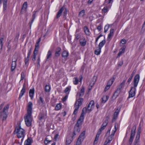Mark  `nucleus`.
I'll list each match as a JSON object with an SVG mask.
<instances>
[{"mask_svg":"<svg viewBox=\"0 0 145 145\" xmlns=\"http://www.w3.org/2000/svg\"><path fill=\"white\" fill-rule=\"evenodd\" d=\"M29 59L26 58L25 59V65H27L28 64V62L29 61Z\"/></svg>","mask_w":145,"mask_h":145,"instance_id":"60","label":"nucleus"},{"mask_svg":"<svg viewBox=\"0 0 145 145\" xmlns=\"http://www.w3.org/2000/svg\"><path fill=\"white\" fill-rule=\"evenodd\" d=\"M120 46L121 48L120 49L119 52L118 53L119 56H120L122 54L124 53L125 49L126 48V46L125 45L122 46V45H120Z\"/></svg>","mask_w":145,"mask_h":145,"instance_id":"11","label":"nucleus"},{"mask_svg":"<svg viewBox=\"0 0 145 145\" xmlns=\"http://www.w3.org/2000/svg\"><path fill=\"white\" fill-rule=\"evenodd\" d=\"M126 80V79L124 80L120 84L119 88V90L120 91H121L122 90V88H123Z\"/></svg>","mask_w":145,"mask_h":145,"instance_id":"28","label":"nucleus"},{"mask_svg":"<svg viewBox=\"0 0 145 145\" xmlns=\"http://www.w3.org/2000/svg\"><path fill=\"white\" fill-rule=\"evenodd\" d=\"M39 104L40 105H42L43 104V100L42 98L41 97H40L39 100Z\"/></svg>","mask_w":145,"mask_h":145,"instance_id":"52","label":"nucleus"},{"mask_svg":"<svg viewBox=\"0 0 145 145\" xmlns=\"http://www.w3.org/2000/svg\"><path fill=\"white\" fill-rule=\"evenodd\" d=\"M61 48H57L55 52V56H59L60 54Z\"/></svg>","mask_w":145,"mask_h":145,"instance_id":"30","label":"nucleus"},{"mask_svg":"<svg viewBox=\"0 0 145 145\" xmlns=\"http://www.w3.org/2000/svg\"><path fill=\"white\" fill-rule=\"evenodd\" d=\"M63 7H62L59 10L57 14V18H58L60 17L62 14V12H63Z\"/></svg>","mask_w":145,"mask_h":145,"instance_id":"25","label":"nucleus"},{"mask_svg":"<svg viewBox=\"0 0 145 145\" xmlns=\"http://www.w3.org/2000/svg\"><path fill=\"white\" fill-rule=\"evenodd\" d=\"M140 79V76L139 74H137L135 76L133 80L134 87H131L129 92V97L128 99L134 97L135 94L136 87L138 85Z\"/></svg>","mask_w":145,"mask_h":145,"instance_id":"2","label":"nucleus"},{"mask_svg":"<svg viewBox=\"0 0 145 145\" xmlns=\"http://www.w3.org/2000/svg\"><path fill=\"white\" fill-rule=\"evenodd\" d=\"M32 103L31 102L28 103L27 106V113L24 117V120L26 125L30 126L31 124L32 121Z\"/></svg>","mask_w":145,"mask_h":145,"instance_id":"1","label":"nucleus"},{"mask_svg":"<svg viewBox=\"0 0 145 145\" xmlns=\"http://www.w3.org/2000/svg\"><path fill=\"white\" fill-rule=\"evenodd\" d=\"M84 30L85 33L86 35H90V33L89 30L87 27H84Z\"/></svg>","mask_w":145,"mask_h":145,"instance_id":"32","label":"nucleus"},{"mask_svg":"<svg viewBox=\"0 0 145 145\" xmlns=\"http://www.w3.org/2000/svg\"><path fill=\"white\" fill-rule=\"evenodd\" d=\"M108 11V9L107 7H104L102 9V11L104 12H106Z\"/></svg>","mask_w":145,"mask_h":145,"instance_id":"54","label":"nucleus"},{"mask_svg":"<svg viewBox=\"0 0 145 145\" xmlns=\"http://www.w3.org/2000/svg\"><path fill=\"white\" fill-rule=\"evenodd\" d=\"M16 60H15L12 61L11 70L12 71H13L15 69L16 65Z\"/></svg>","mask_w":145,"mask_h":145,"instance_id":"26","label":"nucleus"},{"mask_svg":"<svg viewBox=\"0 0 145 145\" xmlns=\"http://www.w3.org/2000/svg\"><path fill=\"white\" fill-rule=\"evenodd\" d=\"M25 84H24L23 85V87L20 93V95L19 98H20L22 96L24 95V93L25 92Z\"/></svg>","mask_w":145,"mask_h":145,"instance_id":"16","label":"nucleus"},{"mask_svg":"<svg viewBox=\"0 0 145 145\" xmlns=\"http://www.w3.org/2000/svg\"><path fill=\"white\" fill-rule=\"evenodd\" d=\"M82 142L78 141H77L76 144L75 145H80Z\"/></svg>","mask_w":145,"mask_h":145,"instance_id":"63","label":"nucleus"},{"mask_svg":"<svg viewBox=\"0 0 145 145\" xmlns=\"http://www.w3.org/2000/svg\"><path fill=\"white\" fill-rule=\"evenodd\" d=\"M3 40V38H1L0 39V49H2V47L3 45L2 42Z\"/></svg>","mask_w":145,"mask_h":145,"instance_id":"51","label":"nucleus"},{"mask_svg":"<svg viewBox=\"0 0 145 145\" xmlns=\"http://www.w3.org/2000/svg\"><path fill=\"white\" fill-rule=\"evenodd\" d=\"M84 88L83 87H82L80 90L78 92L77 94L76 97L77 99L79 98H81L84 95Z\"/></svg>","mask_w":145,"mask_h":145,"instance_id":"9","label":"nucleus"},{"mask_svg":"<svg viewBox=\"0 0 145 145\" xmlns=\"http://www.w3.org/2000/svg\"><path fill=\"white\" fill-rule=\"evenodd\" d=\"M9 108V105H7L4 107L2 110L0 111V116L2 121H4L6 119Z\"/></svg>","mask_w":145,"mask_h":145,"instance_id":"4","label":"nucleus"},{"mask_svg":"<svg viewBox=\"0 0 145 145\" xmlns=\"http://www.w3.org/2000/svg\"><path fill=\"white\" fill-rule=\"evenodd\" d=\"M109 28V25L108 24L106 25L104 27V32H106L108 30Z\"/></svg>","mask_w":145,"mask_h":145,"instance_id":"46","label":"nucleus"},{"mask_svg":"<svg viewBox=\"0 0 145 145\" xmlns=\"http://www.w3.org/2000/svg\"><path fill=\"white\" fill-rule=\"evenodd\" d=\"M79 81L78 79L76 78H74L73 79V82L74 84L76 85L78 84Z\"/></svg>","mask_w":145,"mask_h":145,"instance_id":"41","label":"nucleus"},{"mask_svg":"<svg viewBox=\"0 0 145 145\" xmlns=\"http://www.w3.org/2000/svg\"><path fill=\"white\" fill-rule=\"evenodd\" d=\"M70 90V88L68 87H67L65 90V92L66 93H69V92Z\"/></svg>","mask_w":145,"mask_h":145,"instance_id":"55","label":"nucleus"},{"mask_svg":"<svg viewBox=\"0 0 145 145\" xmlns=\"http://www.w3.org/2000/svg\"><path fill=\"white\" fill-rule=\"evenodd\" d=\"M141 132V130H138L136 136H140V134Z\"/></svg>","mask_w":145,"mask_h":145,"instance_id":"62","label":"nucleus"},{"mask_svg":"<svg viewBox=\"0 0 145 145\" xmlns=\"http://www.w3.org/2000/svg\"><path fill=\"white\" fill-rule=\"evenodd\" d=\"M114 80L115 78H112L108 80L104 89V91L105 92L107 91L109 89L110 87L114 82Z\"/></svg>","mask_w":145,"mask_h":145,"instance_id":"8","label":"nucleus"},{"mask_svg":"<svg viewBox=\"0 0 145 145\" xmlns=\"http://www.w3.org/2000/svg\"><path fill=\"white\" fill-rule=\"evenodd\" d=\"M85 131H83L82 132L80 135L77 141H78L82 142L85 138Z\"/></svg>","mask_w":145,"mask_h":145,"instance_id":"12","label":"nucleus"},{"mask_svg":"<svg viewBox=\"0 0 145 145\" xmlns=\"http://www.w3.org/2000/svg\"><path fill=\"white\" fill-rule=\"evenodd\" d=\"M32 139L31 138H29L26 140L24 143L25 145H31Z\"/></svg>","mask_w":145,"mask_h":145,"instance_id":"22","label":"nucleus"},{"mask_svg":"<svg viewBox=\"0 0 145 145\" xmlns=\"http://www.w3.org/2000/svg\"><path fill=\"white\" fill-rule=\"evenodd\" d=\"M63 15L64 17L67 14V13L68 11L67 10L66 8H65L63 7Z\"/></svg>","mask_w":145,"mask_h":145,"instance_id":"45","label":"nucleus"},{"mask_svg":"<svg viewBox=\"0 0 145 145\" xmlns=\"http://www.w3.org/2000/svg\"><path fill=\"white\" fill-rule=\"evenodd\" d=\"M108 97L107 96H104L102 98V102L103 103H105L106 101L108 99Z\"/></svg>","mask_w":145,"mask_h":145,"instance_id":"35","label":"nucleus"},{"mask_svg":"<svg viewBox=\"0 0 145 145\" xmlns=\"http://www.w3.org/2000/svg\"><path fill=\"white\" fill-rule=\"evenodd\" d=\"M105 128V127L101 125V128L99 129L98 132L97 134L96 137L95 138V140L94 142V144H96L97 143L98 141L99 138L100 134L101 133V131L104 129Z\"/></svg>","mask_w":145,"mask_h":145,"instance_id":"7","label":"nucleus"},{"mask_svg":"<svg viewBox=\"0 0 145 145\" xmlns=\"http://www.w3.org/2000/svg\"><path fill=\"white\" fill-rule=\"evenodd\" d=\"M85 14V11L84 10L81 11L79 13V15L80 16L82 17Z\"/></svg>","mask_w":145,"mask_h":145,"instance_id":"47","label":"nucleus"},{"mask_svg":"<svg viewBox=\"0 0 145 145\" xmlns=\"http://www.w3.org/2000/svg\"><path fill=\"white\" fill-rule=\"evenodd\" d=\"M34 89L33 88L30 90L29 91V95L31 99H32L34 94Z\"/></svg>","mask_w":145,"mask_h":145,"instance_id":"21","label":"nucleus"},{"mask_svg":"<svg viewBox=\"0 0 145 145\" xmlns=\"http://www.w3.org/2000/svg\"><path fill=\"white\" fill-rule=\"evenodd\" d=\"M133 77H132L131 76H130L128 80L127 81V82L128 83H130V82H131V80H132V78Z\"/></svg>","mask_w":145,"mask_h":145,"instance_id":"61","label":"nucleus"},{"mask_svg":"<svg viewBox=\"0 0 145 145\" xmlns=\"http://www.w3.org/2000/svg\"><path fill=\"white\" fill-rule=\"evenodd\" d=\"M74 107H75V109H74V112H73V114H74V115L76 114V113H77V110H78V109L79 108H78V106H74Z\"/></svg>","mask_w":145,"mask_h":145,"instance_id":"49","label":"nucleus"},{"mask_svg":"<svg viewBox=\"0 0 145 145\" xmlns=\"http://www.w3.org/2000/svg\"><path fill=\"white\" fill-rule=\"evenodd\" d=\"M118 115V111H117V110L116 111V112H114L113 118L112 120V121L113 122L115 121L117 119V116Z\"/></svg>","mask_w":145,"mask_h":145,"instance_id":"29","label":"nucleus"},{"mask_svg":"<svg viewBox=\"0 0 145 145\" xmlns=\"http://www.w3.org/2000/svg\"><path fill=\"white\" fill-rule=\"evenodd\" d=\"M137 71V70L136 69H135L134 70H133V72L131 74V76L132 77H133L135 73Z\"/></svg>","mask_w":145,"mask_h":145,"instance_id":"57","label":"nucleus"},{"mask_svg":"<svg viewBox=\"0 0 145 145\" xmlns=\"http://www.w3.org/2000/svg\"><path fill=\"white\" fill-rule=\"evenodd\" d=\"M101 50V48L98 47L97 49L95 51V54L99 55L100 54Z\"/></svg>","mask_w":145,"mask_h":145,"instance_id":"37","label":"nucleus"},{"mask_svg":"<svg viewBox=\"0 0 145 145\" xmlns=\"http://www.w3.org/2000/svg\"><path fill=\"white\" fill-rule=\"evenodd\" d=\"M52 55L51 52L49 50L47 54V59H48L49 58L51 57Z\"/></svg>","mask_w":145,"mask_h":145,"instance_id":"44","label":"nucleus"},{"mask_svg":"<svg viewBox=\"0 0 145 145\" xmlns=\"http://www.w3.org/2000/svg\"><path fill=\"white\" fill-rule=\"evenodd\" d=\"M50 89V87L49 85H46L45 87V90L47 92H49Z\"/></svg>","mask_w":145,"mask_h":145,"instance_id":"42","label":"nucleus"},{"mask_svg":"<svg viewBox=\"0 0 145 145\" xmlns=\"http://www.w3.org/2000/svg\"><path fill=\"white\" fill-rule=\"evenodd\" d=\"M136 127L137 126L136 125L134 124L133 125V127L132 128L131 135H135L136 133Z\"/></svg>","mask_w":145,"mask_h":145,"instance_id":"17","label":"nucleus"},{"mask_svg":"<svg viewBox=\"0 0 145 145\" xmlns=\"http://www.w3.org/2000/svg\"><path fill=\"white\" fill-rule=\"evenodd\" d=\"M31 53V50H30L29 51V52L28 53L27 56L26 58L29 59Z\"/></svg>","mask_w":145,"mask_h":145,"instance_id":"58","label":"nucleus"},{"mask_svg":"<svg viewBox=\"0 0 145 145\" xmlns=\"http://www.w3.org/2000/svg\"><path fill=\"white\" fill-rule=\"evenodd\" d=\"M41 40L40 38H39V41L36 42L35 45V47L34 50V51L38 52V50L39 48V43Z\"/></svg>","mask_w":145,"mask_h":145,"instance_id":"24","label":"nucleus"},{"mask_svg":"<svg viewBox=\"0 0 145 145\" xmlns=\"http://www.w3.org/2000/svg\"><path fill=\"white\" fill-rule=\"evenodd\" d=\"M80 125L77 124L74 127V135H76V134L75 133L76 132H79L80 130V129L79 127V126Z\"/></svg>","mask_w":145,"mask_h":145,"instance_id":"20","label":"nucleus"},{"mask_svg":"<svg viewBox=\"0 0 145 145\" xmlns=\"http://www.w3.org/2000/svg\"><path fill=\"white\" fill-rule=\"evenodd\" d=\"M27 7V2H24L22 6L21 12H25L26 10Z\"/></svg>","mask_w":145,"mask_h":145,"instance_id":"15","label":"nucleus"},{"mask_svg":"<svg viewBox=\"0 0 145 145\" xmlns=\"http://www.w3.org/2000/svg\"><path fill=\"white\" fill-rule=\"evenodd\" d=\"M140 136H136L135 140L134 141L133 144L134 145H136V144L139 142Z\"/></svg>","mask_w":145,"mask_h":145,"instance_id":"31","label":"nucleus"},{"mask_svg":"<svg viewBox=\"0 0 145 145\" xmlns=\"http://www.w3.org/2000/svg\"><path fill=\"white\" fill-rule=\"evenodd\" d=\"M94 107V102L93 101H91L89 103L87 108H84L82 110L83 113H89L91 112Z\"/></svg>","mask_w":145,"mask_h":145,"instance_id":"6","label":"nucleus"},{"mask_svg":"<svg viewBox=\"0 0 145 145\" xmlns=\"http://www.w3.org/2000/svg\"><path fill=\"white\" fill-rule=\"evenodd\" d=\"M61 105L60 103L57 104L55 107V109L58 110H59L61 108Z\"/></svg>","mask_w":145,"mask_h":145,"instance_id":"40","label":"nucleus"},{"mask_svg":"<svg viewBox=\"0 0 145 145\" xmlns=\"http://www.w3.org/2000/svg\"><path fill=\"white\" fill-rule=\"evenodd\" d=\"M114 127V129L112 131L111 133H110V130H108L107 131L106 135L107 138L104 145H106L108 143H110L112 140L113 137L118 128V125L117 123L115 124Z\"/></svg>","mask_w":145,"mask_h":145,"instance_id":"3","label":"nucleus"},{"mask_svg":"<svg viewBox=\"0 0 145 145\" xmlns=\"http://www.w3.org/2000/svg\"><path fill=\"white\" fill-rule=\"evenodd\" d=\"M14 132L17 134V137L19 138L23 137L24 136L25 131L20 126L16 127Z\"/></svg>","mask_w":145,"mask_h":145,"instance_id":"5","label":"nucleus"},{"mask_svg":"<svg viewBox=\"0 0 145 145\" xmlns=\"http://www.w3.org/2000/svg\"><path fill=\"white\" fill-rule=\"evenodd\" d=\"M126 42L127 41L125 39H123L121 40L120 45H122V46L125 45Z\"/></svg>","mask_w":145,"mask_h":145,"instance_id":"39","label":"nucleus"},{"mask_svg":"<svg viewBox=\"0 0 145 145\" xmlns=\"http://www.w3.org/2000/svg\"><path fill=\"white\" fill-rule=\"evenodd\" d=\"M112 35H110V34H109L108 35V37H107L108 39V40H110L111 39V37H112Z\"/></svg>","mask_w":145,"mask_h":145,"instance_id":"64","label":"nucleus"},{"mask_svg":"<svg viewBox=\"0 0 145 145\" xmlns=\"http://www.w3.org/2000/svg\"><path fill=\"white\" fill-rule=\"evenodd\" d=\"M39 120L40 121L43 120V121L44 120V116H41L40 115L39 116Z\"/></svg>","mask_w":145,"mask_h":145,"instance_id":"53","label":"nucleus"},{"mask_svg":"<svg viewBox=\"0 0 145 145\" xmlns=\"http://www.w3.org/2000/svg\"><path fill=\"white\" fill-rule=\"evenodd\" d=\"M96 80V78L95 76H94L91 80L90 81L89 83V85L91 87H92L95 84Z\"/></svg>","mask_w":145,"mask_h":145,"instance_id":"18","label":"nucleus"},{"mask_svg":"<svg viewBox=\"0 0 145 145\" xmlns=\"http://www.w3.org/2000/svg\"><path fill=\"white\" fill-rule=\"evenodd\" d=\"M83 101V99L82 98H76V100L75 102L74 106H80L82 104V102Z\"/></svg>","mask_w":145,"mask_h":145,"instance_id":"10","label":"nucleus"},{"mask_svg":"<svg viewBox=\"0 0 145 145\" xmlns=\"http://www.w3.org/2000/svg\"><path fill=\"white\" fill-rule=\"evenodd\" d=\"M114 29H111L110 30V32L109 34L113 35Z\"/></svg>","mask_w":145,"mask_h":145,"instance_id":"59","label":"nucleus"},{"mask_svg":"<svg viewBox=\"0 0 145 145\" xmlns=\"http://www.w3.org/2000/svg\"><path fill=\"white\" fill-rule=\"evenodd\" d=\"M52 137L50 136H47L44 142L45 144H47L49 142L52 141Z\"/></svg>","mask_w":145,"mask_h":145,"instance_id":"27","label":"nucleus"},{"mask_svg":"<svg viewBox=\"0 0 145 145\" xmlns=\"http://www.w3.org/2000/svg\"><path fill=\"white\" fill-rule=\"evenodd\" d=\"M85 114L86 113H83V112H82V113L81 114L78 120L77 124L79 125H80L81 124V123L83 121L84 117V114Z\"/></svg>","mask_w":145,"mask_h":145,"instance_id":"13","label":"nucleus"},{"mask_svg":"<svg viewBox=\"0 0 145 145\" xmlns=\"http://www.w3.org/2000/svg\"><path fill=\"white\" fill-rule=\"evenodd\" d=\"M54 139L56 141L58 140L59 139V135L58 134H56L54 137Z\"/></svg>","mask_w":145,"mask_h":145,"instance_id":"50","label":"nucleus"},{"mask_svg":"<svg viewBox=\"0 0 145 145\" xmlns=\"http://www.w3.org/2000/svg\"><path fill=\"white\" fill-rule=\"evenodd\" d=\"M68 53L66 51H64L62 53V56L64 58H66L68 56Z\"/></svg>","mask_w":145,"mask_h":145,"instance_id":"34","label":"nucleus"},{"mask_svg":"<svg viewBox=\"0 0 145 145\" xmlns=\"http://www.w3.org/2000/svg\"><path fill=\"white\" fill-rule=\"evenodd\" d=\"M36 14V12H33V14L32 15V19L31 22V24H30V27H31L32 24L33 23V21L35 17Z\"/></svg>","mask_w":145,"mask_h":145,"instance_id":"36","label":"nucleus"},{"mask_svg":"<svg viewBox=\"0 0 145 145\" xmlns=\"http://www.w3.org/2000/svg\"><path fill=\"white\" fill-rule=\"evenodd\" d=\"M107 121H106L105 122H103L102 125V126L105 127L107 124Z\"/></svg>","mask_w":145,"mask_h":145,"instance_id":"56","label":"nucleus"},{"mask_svg":"<svg viewBox=\"0 0 145 145\" xmlns=\"http://www.w3.org/2000/svg\"><path fill=\"white\" fill-rule=\"evenodd\" d=\"M7 0H0V4L2 2H3V10L4 11L6 9L7 7Z\"/></svg>","mask_w":145,"mask_h":145,"instance_id":"19","label":"nucleus"},{"mask_svg":"<svg viewBox=\"0 0 145 145\" xmlns=\"http://www.w3.org/2000/svg\"><path fill=\"white\" fill-rule=\"evenodd\" d=\"M134 136L135 135H131L130 137L129 140V145H131L133 141V140L134 137Z\"/></svg>","mask_w":145,"mask_h":145,"instance_id":"33","label":"nucleus"},{"mask_svg":"<svg viewBox=\"0 0 145 145\" xmlns=\"http://www.w3.org/2000/svg\"><path fill=\"white\" fill-rule=\"evenodd\" d=\"M105 42V40H103L102 42H100L99 45V48L101 49V48L103 46Z\"/></svg>","mask_w":145,"mask_h":145,"instance_id":"38","label":"nucleus"},{"mask_svg":"<svg viewBox=\"0 0 145 145\" xmlns=\"http://www.w3.org/2000/svg\"><path fill=\"white\" fill-rule=\"evenodd\" d=\"M72 140V137L70 136H68L66 139V144L69 145Z\"/></svg>","mask_w":145,"mask_h":145,"instance_id":"14","label":"nucleus"},{"mask_svg":"<svg viewBox=\"0 0 145 145\" xmlns=\"http://www.w3.org/2000/svg\"><path fill=\"white\" fill-rule=\"evenodd\" d=\"M80 43L81 45L82 46H84L86 43V40L84 38H81L80 40Z\"/></svg>","mask_w":145,"mask_h":145,"instance_id":"23","label":"nucleus"},{"mask_svg":"<svg viewBox=\"0 0 145 145\" xmlns=\"http://www.w3.org/2000/svg\"><path fill=\"white\" fill-rule=\"evenodd\" d=\"M33 53H34V55L33 56V57L32 59L33 61H35L36 60V56L37 53V52H36L34 51Z\"/></svg>","mask_w":145,"mask_h":145,"instance_id":"43","label":"nucleus"},{"mask_svg":"<svg viewBox=\"0 0 145 145\" xmlns=\"http://www.w3.org/2000/svg\"><path fill=\"white\" fill-rule=\"evenodd\" d=\"M25 73L24 72H22L21 74V78L20 81L23 80L24 79L25 77Z\"/></svg>","mask_w":145,"mask_h":145,"instance_id":"48","label":"nucleus"}]
</instances>
